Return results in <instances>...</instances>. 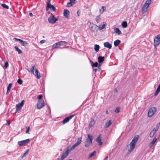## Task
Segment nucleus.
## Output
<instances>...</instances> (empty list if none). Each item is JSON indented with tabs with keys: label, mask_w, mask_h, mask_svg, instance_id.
<instances>
[{
	"label": "nucleus",
	"mask_w": 160,
	"mask_h": 160,
	"mask_svg": "<svg viewBox=\"0 0 160 160\" xmlns=\"http://www.w3.org/2000/svg\"><path fill=\"white\" fill-rule=\"evenodd\" d=\"M122 26L123 28H126L127 27V23L126 21L123 22L122 24Z\"/></svg>",
	"instance_id": "473e14b6"
},
{
	"label": "nucleus",
	"mask_w": 160,
	"mask_h": 160,
	"mask_svg": "<svg viewBox=\"0 0 160 160\" xmlns=\"http://www.w3.org/2000/svg\"><path fill=\"white\" fill-rule=\"evenodd\" d=\"M94 120H92L91 121L89 126L91 127H92L94 124Z\"/></svg>",
	"instance_id": "a19ab883"
},
{
	"label": "nucleus",
	"mask_w": 160,
	"mask_h": 160,
	"mask_svg": "<svg viewBox=\"0 0 160 160\" xmlns=\"http://www.w3.org/2000/svg\"><path fill=\"white\" fill-rule=\"evenodd\" d=\"M158 127H156L155 128H154L152 131H153L154 132L156 133V132L158 130Z\"/></svg>",
	"instance_id": "3c124183"
},
{
	"label": "nucleus",
	"mask_w": 160,
	"mask_h": 160,
	"mask_svg": "<svg viewBox=\"0 0 160 160\" xmlns=\"http://www.w3.org/2000/svg\"><path fill=\"white\" fill-rule=\"evenodd\" d=\"M74 116V115H70L69 117L65 118L62 121V123H63V124H65L67 123L69 120L72 118Z\"/></svg>",
	"instance_id": "9d476101"
},
{
	"label": "nucleus",
	"mask_w": 160,
	"mask_h": 160,
	"mask_svg": "<svg viewBox=\"0 0 160 160\" xmlns=\"http://www.w3.org/2000/svg\"><path fill=\"white\" fill-rule=\"evenodd\" d=\"M93 139V137L91 134H88V137L85 142V146L86 147H88L90 146L92 142Z\"/></svg>",
	"instance_id": "f03ea898"
},
{
	"label": "nucleus",
	"mask_w": 160,
	"mask_h": 160,
	"mask_svg": "<svg viewBox=\"0 0 160 160\" xmlns=\"http://www.w3.org/2000/svg\"><path fill=\"white\" fill-rule=\"evenodd\" d=\"M98 61L99 63H102L104 60V57L99 56L98 57Z\"/></svg>",
	"instance_id": "412c9836"
},
{
	"label": "nucleus",
	"mask_w": 160,
	"mask_h": 160,
	"mask_svg": "<svg viewBox=\"0 0 160 160\" xmlns=\"http://www.w3.org/2000/svg\"><path fill=\"white\" fill-rule=\"evenodd\" d=\"M58 47V43H56L54 44L52 46V49H53L55 48H57V47Z\"/></svg>",
	"instance_id": "f704fd0d"
},
{
	"label": "nucleus",
	"mask_w": 160,
	"mask_h": 160,
	"mask_svg": "<svg viewBox=\"0 0 160 160\" xmlns=\"http://www.w3.org/2000/svg\"><path fill=\"white\" fill-rule=\"evenodd\" d=\"M99 48L100 46L99 45L95 44L94 45V49L96 52H98L99 50Z\"/></svg>",
	"instance_id": "cd10ccee"
},
{
	"label": "nucleus",
	"mask_w": 160,
	"mask_h": 160,
	"mask_svg": "<svg viewBox=\"0 0 160 160\" xmlns=\"http://www.w3.org/2000/svg\"><path fill=\"white\" fill-rule=\"evenodd\" d=\"M157 140V139L156 138H154L153 139L152 141L150 143V144L149 145V147L150 148H151L153 146L154 144L156 142Z\"/></svg>",
	"instance_id": "dca6fc26"
},
{
	"label": "nucleus",
	"mask_w": 160,
	"mask_h": 160,
	"mask_svg": "<svg viewBox=\"0 0 160 160\" xmlns=\"http://www.w3.org/2000/svg\"><path fill=\"white\" fill-rule=\"evenodd\" d=\"M159 92H157V91L156 90L155 93V95L156 96V95H157V94H158V93Z\"/></svg>",
	"instance_id": "bf43d9fd"
},
{
	"label": "nucleus",
	"mask_w": 160,
	"mask_h": 160,
	"mask_svg": "<svg viewBox=\"0 0 160 160\" xmlns=\"http://www.w3.org/2000/svg\"><path fill=\"white\" fill-rule=\"evenodd\" d=\"M77 13H78V16H79V13H78V11Z\"/></svg>",
	"instance_id": "69168bd1"
},
{
	"label": "nucleus",
	"mask_w": 160,
	"mask_h": 160,
	"mask_svg": "<svg viewBox=\"0 0 160 160\" xmlns=\"http://www.w3.org/2000/svg\"><path fill=\"white\" fill-rule=\"evenodd\" d=\"M35 65H32V67L30 69V72L32 73H34V69Z\"/></svg>",
	"instance_id": "4c0bfd02"
},
{
	"label": "nucleus",
	"mask_w": 160,
	"mask_h": 160,
	"mask_svg": "<svg viewBox=\"0 0 160 160\" xmlns=\"http://www.w3.org/2000/svg\"><path fill=\"white\" fill-rule=\"evenodd\" d=\"M106 8L104 6H102V8L99 10V12L101 13H103L105 10Z\"/></svg>",
	"instance_id": "c756f323"
},
{
	"label": "nucleus",
	"mask_w": 160,
	"mask_h": 160,
	"mask_svg": "<svg viewBox=\"0 0 160 160\" xmlns=\"http://www.w3.org/2000/svg\"><path fill=\"white\" fill-rule=\"evenodd\" d=\"M68 160H72V159H69Z\"/></svg>",
	"instance_id": "774afa93"
},
{
	"label": "nucleus",
	"mask_w": 160,
	"mask_h": 160,
	"mask_svg": "<svg viewBox=\"0 0 160 160\" xmlns=\"http://www.w3.org/2000/svg\"><path fill=\"white\" fill-rule=\"evenodd\" d=\"M35 73L37 78L38 79H39L41 78L40 74L37 69L35 70Z\"/></svg>",
	"instance_id": "f3484780"
},
{
	"label": "nucleus",
	"mask_w": 160,
	"mask_h": 160,
	"mask_svg": "<svg viewBox=\"0 0 160 160\" xmlns=\"http://www.w3.org/2000/svg\"><path fill=\"white\" fill-rule=\"evenodd\" d=\"M82 137H80L78 139V140L75 143V144L77 145H79L82 142Z\"/></svg>",
	"instance_id": "bb28decb"
},
{
	"label": "nucleus",
	"mask_w": 160,
	"mask_h": 160,
	"mask_svg": "<svg viewBox=\"0 0 160 160\" xmlns=\"http://www.w3.org/2000/svg\"><path fill=\"white\" fill-rule=\"evenodd\" d=\"M112 122L111 120L108 121L105 124V128H107L108 127H109L112 124Z\"/></svg>",
	"instance_id": "b1692460"
},
{
	"label": "nucleus",
	"mask_w": 160,
	"mask_h": 160,
	"mask_svg": "<svg viewBox=\"0 0 160 160\" xmlns=\"http://www.w3.org/2000/svg\"><path fill=\"white\" fill-rule=\"evenodd\" d=\"M148 7H147V6L144 5L142 8V12L143 13L146 12L148 10Z\"/></svg>",
	"instance_id": "aec40b11"
},
{
	"label": "nucleus",
	"mask_w": 160,
	"mask_h": 160,
	"mask_svg": "<svg viewBox=\"0 0 160 160\" xmlns=\"http://www.w3.org/2000/svg\"><path fill=\"white\" fill-rule=\"evenodd\" d=\"M51 0H47V6L46 8V9L47 11H48L49 8L52 11L55 12L56 10V8L53 5L51 4L50 3Z\"/></svg>",
	"instance_id": "7ed1b4c3"
},
{
	"label": "nucleus",
	"mask_w": 160,
	"mask_h": 160,
	"mask_svg": "<svg viewBox=\"0 0 160 160\" xmlns=\"http://www.w3.org/2000/svg\"><path fill=\"white\" fill-rule=\"evenodd\" d=\"M151 2V0H147L144 4L147 6V7H148L149 4Z\"/></svg>",
	"instance_id": "2f4dec72"
},
{
	"label": "nucleus",
	"mask_w": 160,
	"mask_h": 160,
	"mask_svg": "<svg viewBox=\"0 0 160 160\" xmlns=\"http://www.w3.org/2000/svg\"><path fill=\"white\" fill-rule=\"evenodd\" d=\"M77 146H78L75 143L72 147L70 149H69V151H71L72 150L74 149Z\"/></svg>",
	"instance_id": "37998d69"
},
{
	"label": "nucleus",
	"mask_w": 160,
	"mask_h": 160,
	"mask_svg": "<svg viewBox=\"0 0 160 160\" xmlns=\"http://www.w3.org/2000/svg\"><path fill=\"white\" fill-rule=\"evenodd\" d=\"M29 15L31 17H32L33 16L32 13V12L29 13Z\"/></svg>",
	"instance_id": "052dcab7"
},
{
	"label": "nucleus",
	"mask_w": 160,
	"mask_h": 160,
	"mask_svg": "<svg viewBox=\"0 0 160 160\" xmlns=\"http://www.w3.org/2000/svg\"><path fill=\"white\" fill-rule=\"evenodd\" d=\"M108 156H107L105 158H104L103 160H108Z\"/></svg>",
	"instance_id": "e2e57ef3"
},
{
	"label": "nucleus",
	"mask_w": 160,
	"mask_h": 160,
	"mask_svg": "<svg viewBox=\"0 0 160 160\" xmlns=\"http://www.w3.org/2000/svg\"><path fill=\"white\" fill-rule=\"evenodd\" d=\"M24 102L25 101L24 100H23L22 101L21 103H19L18 104H19L20 106H22V107L24 105Z\"/></svg>",
	"instance_id": "de8ad7c7"
},
{
	"label": "nucleus",
	"mask_w": 160,
	"mask_h": 160,
	"mask_svg": "<svg viewBox=\"0 0 160 160\" xmlns=\"http://www.w3.org/2000/svg\"><path fill=\"white\" fill-rule=\"evenodd\" d=\"M13 39L14 40H15L16 41H19L20 43L21 42L22 40H21V39H18V38H14Z\"/></svg>",
	"instance_id": "864d4df0"
},
{
	"label": "nucleus",
	"mask_w": 160,
	"mask_h": 160,
	"mask_svg": "<svg viewBox=\"0 0 160 160\" xmlns=\"http://www.w3.org/2000/svg\"><path fill=\"white\" fill-rule=\"evenodd\" d=\"M42 98V94L39 95L38 97V98L39 99V100H42L41 99Z\"/></svg>",
	"instance_id": "8fccbe9b"
},
{
	"label": "nucleus",
	"mask_w": 160,
	"mask_h": 160,
	"mask_svg": "<svg viewBox=\"0 0 160 160\" xmlns=\"http://www.w3.org/2000/svg\"><path fill=\"white\" fill-rule=\"evenodd\" d=\"M96 153H97V152L95 151L93 152H92L91 154H90L89 155L88 157V158H91L93 156L95 155L96 154Z\"/></svg>",
	"instance_id": "72a5a7b5"
},
{
	"label": "nucleus",
	"mask_w": 160,
	"mask_h": 160,
	"mask_svg": "<svg viewBox=\"0 0 160 160\" xmlns=\"http://www.w3.org/2000/svg\"><path fill=\"white\" fill-rule=\"evenodd\" d=\"M10 124V121H7V123H6V125L9 126Z\"/></svg>",
	"instance_id": "13d9d810"
},
{
	"label": "nucleus",
	"mask_w": 160,
	"mask_h": 160,
	"mask_svg": "<svg viewBox=\"0 0 160 160\" xmlns=\"http://www.w3.org/2000/svg\"><path fill=\"white\" fill-rule=\"evenodd\" d=\"M74 4H72V3H71V2H68L67 3V6L68 7H71V6H72Z\"/></svg>",
	"instance_id": "49530a36"
},
{
	"label": "nucleus",
	"mask_w": 160,
	"mask_h": 160,
	"mask_svg": "<svg viewBox=\"0 0 160 160\" xmlns=\"http://www.w3.org/2000/svg\"><path fill=\"white\" fill-rule=\"evenodd\" d=\"M155 133L153 132V131H152L150 132L149 136L150 138H152L155 135Z\"/></svg>",
	"instance_id": "79ce46f5"
},
{
	"label": "nucleus",
	"mask_w": 160,
	"mask_h": 160,
	"mask_svg": "<svg viewBox=\"0 0 160 160\" xmlns=\"http://www.w3.org/2000/svg\"><path fill=\"white\" fill-rule=\"evenodd\" d=\"M58 19L55 18L54 16L52 13L51 14V16L48 19V21L49 22L52 24L54 23Z\"/></svg>",
	"instance_id": "0eeeda50"
},
{
	"label": "nucleus",
	"mask_w": 160,
	"mask_h": 160,
	"mask_svg": "<svg viewBox=\"0 0 160 160\" xmlns=\"http://www.w3.org/2000/svg\"><path fill=\"white\" fill-rule=\"evenodd\" d=\"M69 11L68 10H64V16L67 18L68 17V15H69Z\"/></svg>",
	"instance_id": "4468645a"
},
{
	"label": "nucleus",
	"mask_w": 160,
	"mask_h": 160,
	"mask_svg": "<svg viewBox=\"0 0 160 160\" xmlns=\"http://www.w3.org/2000/svg\"><path fill=\"white\" fill-rule=\"evenodd\" d=\"M120 111V108L119 107H117L115 109V112L117 113H118Z\"/></svg>",
	"instance_id": "c03bdc74"
},
{
	"label": "nucleus",
	"mask_w": 160,
	"mask_h": 160,
	"mask_svg": "<svg viewBox=\"0 0 160 160\" xmlns=\"http://www.w3.org/2000/svg\"><path fill=\"white\" fill-rule=\"evenodd\" d=\"M69 152V150L67 149L65 152L61 156V160H63L66 157H67L68 155Z\"/></svg>",
	"instance_id": "9b49d317"
},
{
	"label": "nucleus",
	"mask_w": 160,
	"mask_h": 160,
	"mask_svg": "<svg viewBox=\"0 0 160 160\" xmlns=\"http://www.w3.org/2000/svg\"><path fill=\"white\" fill-rule=\"evenodd\" d=\"M157 90V92H160V84L158 86Z\"/></svg>",
	"instance_id": "6e6d98bb"
},
{
	"label": "nucleus",
	"mask_w": 160,
	"mask_h": 160,
	"mask_svg": "<svg viewBox=\"0 0 160 160\" xmlns=\"http://www.w3.org/2000/svg\"><path fill=\"white\" fill-rule=\"evenodd\" d=\"M58 44V46L60 47L66 45L67 43V42L65 41H60L57 42Z\"/></svg>",
	"instance_id": "2eb2a0df"
},
{
	"label": "nucleus",
	"mask_w": 160,
	"mask_h": 160,
	"mask_svg": "<svg viewBox=\"0 0 160 160\" xmlns=\"http://www.w3.org/2000/svg\"><path fill=\"white\" fill-rule=\"evenodd\" d=\"M121 41L120 40L118 39L115 40L114 42V45L115 47L118 46L120 43Z\"/></svg>",
	"instance_id": "4be33fe9"
},
{
	"label": "nucleus",
	"mask_w": 160,
	"mask_h": 160,
	"mask_svg": "<svg viewBox=\"0 0 160 160\" xmlns=\"http://www.w3.org/2000/svg\"><path fill=\"white\" fill-rule=\"evenodd\" d=\"M14 48L19 54H21L22 53V51L19 48H18L17 46H15Z\"/></svg>",
	"instance_id": "7c9ffc66"
},
{
	"label": "nucleus",
	"mask_w": 160,
	"mask_h": 160,
	"mask_svg": "<svg viewBox=\"0 0 160 160\" xmlns=\"http://www.w3.org/2000/svg\"><path fill=\"white\" fill-rule=\"evenodd\" d=\"M27 152L28 151L26 152L23 155V156L22 157V158H23L24 156H25L27 154Z\"/></svg>",
	"instance_id": "680f3d73"
},
{
	"label": "nucleus",
	"mask_w": 160,
	"mask_h": 160,
	"mask_svg": "<svg viewBox=\"0 0 160 160\" xmlns=\"http://www.w3.org/2000/svg\"><path fill=\"white\" fill-rule=\"evenodd\" d=\"M101 20V16L100 15H99L97 16L95 18V20L97 23L100 22Z\"/></svg>",
	"instance_id": "393cba45"
},
{
	"label": "nucleus",
	"mask_w": 160,
	"mask_h": 160,
	"mask_svg": "<svg viewBox=\"0 0 160 160\" xmlns=\"http://www.w3.org/2000/svg\"><path fill=\"white\" fill-rule=\"evenodd\" d=\"M160 43V34L155 36L154 39L153 44L155 47H157Z\"/></svg>",
	"instance_id": "20e7f679"
},
{
	"label": "nucleus",
	"mask_w": 160,
	"mask_h": 160,
	"mask_svg": "<svg viewBox=\"0 0 160 160\" xmlns=\"http://www.w3.org/2000/svg\"><path fill=\"white\" fill-rule=\"evenodd\" d=\"M70 2L72 3V4H74L75 3V1L76 0H69Z\"/></svg>",
	"instance_id": "5fc2aeb1"
},
{
	"label": "nucleus",
	"mask_w": 160,
	"mask_h": 160,
	"mask_svg": "<svg viewBox=\"0 0 160 160\" xmlns=\"http://www.w3.org/2000/svg\"><path fill=\"white\" fill-rule=\"evenodd\" d=\"M108 113V110H107L106 111V113L107 114Z\"/></svg>",
	"instance_id": "338daca9"
},
{
	"label": "nucleus",
	"mask_w": 160,
	"mask_h": 160,
	"mask_svg": "<svg viewBox=\"0 0 160 160\" xmlns=\"http://www.w3.org/2000/svg\"><path fill=\"white\" fill-rule=\"evenodd\" d=\"M100 70H101L100 67H98V68H95V69H94V70L95 72H96L98 70L99 71H100Z\"/></svg>",
	"instance_id": "603ef678"
},
{
	"label": "nucleus",
	"mask_w": 160,
	"mask_h": 160,
	"mask_svg": "<svg viewBox=\"0 0 160 160\" xmlns=\"http://www.w3.org/2000/svg\"><path fill=\"white\" fill-rule=\"evenodd\" d=\"M30 141L29 139H28L25 140L18 141V145L20 146H25Z\"/></svg>",
	"instance_id": "6e6552de"
},
{
	"label": "nucleus",
	"mask_w": 160,
	"mask_h": 160,
	"mask_svg": "<svg viewBox=\"0 0 160 160\" xmlns=\"http://www.w3.org/2000/svg\"><path fill=\"white\" fill-rule=\"evenodd\" d=\"M91 62H92V67H97L98 65V63L97 62H95V63H93L91 61Z\"/></svg>",
	"instance_id": "c9c22d12"
},
{
	"label": "nucleus",
	"mask_w": 160,
	"mask_h": 160,
	"mask_svg": "<svg viewBox=\"0 0 160 160\" xmlns=\"http://www.w3.org/2000/svg\"><path fill=\"white\" fill-rule=\"evenodd\" d=\"M30 130V126L27 127L26 128V133L30 134V133H29Z\"/></svg>",
	"instance_id": "e433bc0d"
},
{
	"label": "nucleus",
	"mask_w": 160,
	"mask_h": 160,
	"mask_svg": "<svg viewBox=\"0 0 160 160\" xmlns=\"http://www.w3.org/2000/svg\"><path fill=\"white\" fill-rule=\"evenodd\" d=\"M20 43L22 45L24 46H26V45H28V44L27 42L26 41H24L23 40Z\"/></svg>",
	"instance_id": "c85d7f7f"
},
{
	"label": "nucleus",
	"mask_w": 160,
	"mask_h": 160,
	"mask_svg": "<svg viewBox=\"0 0 160 160\" xmlns=\"http://www.w3.org/2000/svg\"><path fill=\"white\" fill-rule=\"evenodd\" d=\"M114 32L115 33H117L118 35H120L122 33L119 29L117 28H114Z\"/></svg>",
	"instance_id": "a211bd4d"
},
{
	"label": "nucleus",
	"mask_w": 160,
	"mask_h": 160,
	"mask_svg": "<svg viewBox=\"0 0 160 160\" xmlns=\"http://www.w3.org/2000/svg\"><path fill=\"white\" fill-rule=\"evenodd\" d=\"M105 23L104 22H103L102 24H101L98 26V29H99L100 30H102L105 28Z\"/></svg>",
	"instance_id": "5701e85b"
},
{
	"label": "nucleus",
	"mask_w": 160,
	"mask_h": 160,
	"mask_svg": "<svg viewBox=\"0 0 160 160\" xmlns=\"http://www.w3.org/2000/svg\"><path fill=\"white\" fill-rule=\"evenodd\" d=\"M89 28L92 32H95L98 31V26L93 23L90 22Z\"/></svg>",
	"instance_id": "423d86ee"
},
{
	"label": "nucleus",
	"mask_w": 160,
	"mask_h": 160,
	"mask_svg": "<svg viewBox=\"0 0 160 160\" xmlns=\"http://www.w3.org/2000/svg\"><path fill=\"white\" fill-rule=\"evenodd\" d=\"M101 135H100L96 139L97 142L98 143L99 145H101L102 144V142H101L102 137H100Z\"/></svg>",
	"instance_id": "ddd939ff"
},
{
	"label": "nucleus",
	"mask_w": 160,
	"mask_h": 160,
	"mask_svg": "<svg viewBox=\"0 0 160 160\" xmlns=\"http://www.w3.org/2000/svg\"><path fill=\"white\" fill-rule=\"evenodd\" d=\"M45 41H45V40H41L40 41V42L42 44V43H43L44 42H45Z\"/></svg>",
	"instance_id": "4d7b16f0"
},
{
	"label": "nucleus",
	"mask_w": 160,
	"mask_h": 160,
	"mask_svg": "<svg viewBox=\"0 0 160 160\" xmlns=\"http://www.w3.org/2000/svg\"><path fill=\"white\" fill-rule=\"evenodd\" d=\"M17 82L19 84H21L22 83V81L21 79H18Z\"/></svg>",
	"instance_id": "09e8293b"
},
{
	"label": "nucleus",
	"mask_w": 160,
	"mask_h": 160,
	"mask_svg": "<svg viewBox=\"0 0 160 160\" xmlns=\"http://www.w3.org/2000/svg\"><path fill=\"white\" fill-rule=\"evenodd\" d=\"M2 6L4 8H6L7 9H9V6L5 4H1Z\"/></svg>",
	"instance_id": "58836bf2"
},
{
	"label": "nucleus",
	"mask_w": 160,
	"mask_h": 160,
	"mask_svg": "<svg viewBox=\"0 0 160 160\" xmlns=\"http://www.w3.org/2000/svg\"><path fill=\"white\" fill-rule=\"evenodd\" d=\"M138 138L134 137L131 142L128 146V153H130L134 149L135 147V143L138 141Z\"/></svg>",
	"instance_id": "f257e3e1"
},
{
	"label": "nucleus",
	"mask_w": 160,
	"mask_h": 160,
	"mask_svg": "<svg viewBox=\"0 0 160 160\" xmlns=\"http://www.w3.org/2000/svg\"><path fill=\"white\" fill-rule=\"evenodd\" d=\"M45 102L43 100H39L37 104V108L40 109L45 106Z\"/></svg>",
	"instance_id": "1a4fd4ad"
},
{
	"label": "nucleus",
	"mask_w": 160,
	"mask_h": 160,
	"mask_svg": "<svg viewBox=\"0 0 160 160\" xmlns=\"http://www.w3.org/2000/svg\"><path fill=\"white\" fill-rule=\"evenodd\" d=\"M12 83H10L9 84V85L7 87V92H6V94L10 92L11 89L12 88Z\"/></svg>",
	"instance_id": "6ab92c4d"
},
{
	"label": "nucleus",
	"mask_w": 160,
	"mask_h": 160,
	"mask_svg": "<svg viewBox=\"0 0 160 160\" xmlns=\"http://www.w3.org/2000/svg\"><path fill=\"white\" fill-rule=\"evenodd\" d=\"M74 4H72V3H71V2H68L67 3V6L68 7H71V6H72Z\"/></svg>",
	"instance_id": "a18cd8bd"
},
{
	"label": "nucleus",
	"mask_w": 160,
	"mask_h": 160,
	"mask_svg": "<svg viewBox=\"0 0 160 160\" xmlns=\"http://www.w3.org/2000/svg\"><path fill=\"white\" fill-rule=\"evenodd\" d=\"M103 45L104 47L108 48L110 49L112 47L111 44L108 42H104Z\"/></svg>",
	"instance_id": "f8f14e48"
},
{
	"label": "nucleus",
	"mask_w": 160,
	"mask_h": 160,
	"mask_svg": "<svg viewBox=\"0 0 160 160\" xmlns=\"http://www.w3.org/2000/svg\"><path fill=\"white\" fill-rule=\"evenodd\" d=\"M159 124H158L156 127H158V128H159Z\"/></svg>",
	"instance_id": "0e129e2a"
},
{
	"label": "nucleus",
	"mask_w": 160,
	"mask_h": 160,
	"mask_svg": "<svg viewBox=\"0 0 160 160\" xmlns=\"http://www.w3.org/2000/svg\"><path fill=\"white\" fill-rule=\"evenodd\" d=\"M22 107V106H21L19 104H17L16 106V112L20 111Z\"/></svg>",
	"instance_id": "a878e982"
},
{
	"label": "nucleus",
	"mask_w": 160,
	"mask_h": 160,
	"mask_svg": "<svg viewBox=\"0 0 160 160\" xmlns=\"http://www.w3.org/2000/svg\"><path fill=\"white\" fill-rule=\"evenodd\" d=\"M8 66V61L5 62V65L3 66V68L5 69L7 68Z\"/></svg>",
	"instance_id": "ea45409f"
},
{
	"label": "nucleus",
	"mask_w": 160,
	"mask_h": 160,
	"mask_svg": "<svg viewBox=\"0 0 160 160\" xmlns=\"http://www.w3.org/2000/svg\"><path fill=\"white\" fill-rule=\"evenodd\" d=\"M156 108L155 107H152L150 108L148 113V116L149 117H151L156 112Z\"/></svg>",
	"instance_id": "39448f33"
}]
</instances>
